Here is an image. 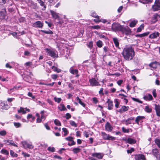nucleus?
<instances>
[{
  "mask_svg": "<svg viewBox=\"0 0 160 160\" xmlns=\"http://www.w3.org/2000/svg\"><path fill=\"white\" fill-rule=\"evenodd\" d=\"M70 72L73 74H76V77L79 76L78 74V71L77 69H74L72 67L69 70Z\"/></svg>",
  "mask_w": 160,
  "mask_h": 160,
  "instance_id": "obj_14",
  "label": "nucleus"
},
{
  "mask_svg": "<svg viewBox=\"0 0 160 160\" xmlns=\"http://www.w3.org/2000/svg\"><path fill=\"white\" fill-rule=\"evenodd\" d=\"M22 143L24 148H28L30 149H32L33 148V146L32 144H29L26 141L22 142Z\"/></svg>",
  "mask_w": 160,
  "mask_h": 160,
  "instance_id": "obj_9",
  "label": "nucleus"
},
{
  "mask_svg": "<svg viewBox=\"0 0 160 160\" xmlns=\"http://www.w3.org/2000/svg\"><path fill=\"white\" fill-rule=\"evenodd\" d=\"M62 130L63 132H64V136H66L68 133V131L67 130V128H62Z\"/></svg>",
  "mask_w": 160,
  "mask_h": 160,
  "instance_id": "obj_48",
  "label": "nucleus"
},
{
  "mask_svg": "<svg viewBox=\"0 0 160 160\" xmlns=\"http://www.w3.org/2000/svg\"><path fill=\"white\" fill-rule=\"evenodd\" d=\"M32 64V62H26V63H25V65L26 66H29L31 65Z\"/></svg>",
  "mask_w": 160,
  "mask_h": 160,
  "instance_id": "obj_63",
  "label": "nucleus"
},
{
  "mask_svg": "<svg viewBox=\"0 0 160 160\" xmlns=\"http://www.w3.org/2000/svg\"><path fill=\"white\" fill-rule=\"evenodd\" d=\"M98 78H92L89 80L90 85L92 86H98L100 85L99 82L98 81Z\"/></svg>",
  "mask_w": 160,
  "mask_h": 160,
  "instance_id": "obj_4",
  "label": "nucleus"
},
{
  "mask_svg": "<svg viewBox=\"0 0 160 160\" xmlns=\"http://www.w3.org/2000/svg\"><path fill=\"white\" fill-rule=\"evenodd\" d=\"M137 22L138 21H137L134 20L132 21L129 24L130 27H134Z\"/></svg>",
  "mask_w": 160,
  "mask_h": 160,
  "instance_id": "obj_35",
  "label": "nucleus"
},
{
  "mask_svg": "<svg viewBox=\"0 0 160 160\" xmlns=\"http://www.w3.org/2000/svg\"><path fill=\"white\" fill-rule=\"evenodd\" d=\"M14 125L17 128H19L21 126V124L19 122H14Z\"/></svg>",
  "mask_w": 160,
  "mask_h": 160,
  "instance_id": "obj_52",
  "label": "nucleus"
},
{
  "mask_svg": "<svg viewBox=\"0 0 160 160\" xmlns=\"http://www.w3.org/2000/svg\"><path fill=\"white\" fill-rule=\"evenodd\" d=\"M120 31L127 35L130 34L131 32L130 29L128 27H124L123 26H122Z\"/></svg>",
  "mask_w": 160,
  "mask_h": 160,
  "instance_id": "obj_5",
  "label": "nucleus"
},
{
  "mask_svg": "<svg viewBox=\"0 0 160 160\" xmlns=\"http://www.w3.org/2000/svg\"><path fill=\"white\" fill-rule=\"evenodd\" d=\"M76 100L78 102V103L83 107H85V104L84 103L82 102L81 99L79 98L78 97H77L76 98Z\"/></svg>",
  "mask_w": 160,
  "mask_h": 160,
  "instance_id": "obj_29",
  "label": "nucleus"
},
{
  "mask_svg": "<svg viewBox=\"0 0 160 160\" xmlns=\"http://www.w3.org/2000/svg\"><path fill=\"white\" fill-rule=\"evenodd\" d=\"M157 62H154L149 64V65L150 67L151 68V69H155L157 68Z\"/></svg>",
  "mask_w": 160,
  "mask_h": 160,
  "instance_id": "obj_21",
  "label": "nucleus"
},
{
  "mask_svg": "<svg viewBox=\"0 0 160 160\" xmlns=\"http://www.w3.org/2000/svg\"><path fill=\"white\" fill-rule=\"evenodd\" d=\"M93 101L94 103L96 104L98 102V100L97 98L96 97H94L92 98Z\"/></svg>",
  "mask_w": 160,
  "mask_h": 160,
  "instance_id": "obj_64",
  "label": "nucleus"
},
{
  "mask_svg": "<svg viewBox=\"0 0 160 160\" xmlns=\"http://www.w3.org/2000/svg\"><path fill=\"white\" fill-rule=\"evenodd\" d=\"M127 142L130 144H133L136 142V140L133 139L129 138L127 139Z\"/></svg>",
  "mask_w": 160,
  "mask_h": 160,
  "instance_id": "obj_26",
  "label": "nucleus"
},
{
  "mask_svg": "<svg viewBox=\"0 0 160 160\" xmlns=\"http://www.w3.org/2000/svg\"><path fill=\"white\" fill-rule=\"evenodd\" d=\"M160 16L158 15L157 14L154 15L151 20V23H155L157 21L158 18Z\"/></svg>",
  "mask_w": 160,
  "mask_h": 160,
  "instance_id": "obj_19",
  "label": "nucleus"
},
{
  "mask_svg": "<svg viewBox=\"0 0 160 160\" xmlns=\"http://www.w3.org/2000/svg\"><path fill=\"white\" fill-rule=\"evenodd\" d=\"M10 154L12 157H17L18 156V155L16 153H15L12 150H10Z\"/></svg>",
  "mask_w": 160,
  "mask_h": 160,
  "instance_id": "obj_44",
  "label": "nucleus"
},
{
  "mask_svg": "<svg viewBox=\"0 0 160 160\" xmlns=\"http://www.w3.org/2000/svg\"><path fill=\"white\" fill-rule=\"evenodd\" d=\"M122 26L118 23H113L112 25V30L114 32L120 31Z\"/></svg>",
  "mask_w": 160,
  "mask_h": 160,
  "instance_id": "obj_3",
  "label": "nucleus"
},
{
  "mask_svg": "<svg viewBox=\"0 0 160 160\" xmlns=\"http://www.w3.org/2000/svg\"><path fill=\"white\" fill-rule=\"evenodd\" d=\"M1 152L2 154H5V155H8L9 154L8 152L6 150L4 149H2L1 151Z\"/></svg>",
  "mask_w": 160,
  "mask_h": 160,
  "instance_id": "obj_41",
  "label": "nucleus"
},
{
  "mask_svg": "<svg viewBox=\"0 0 160 160\" xmlns=\"http://www.w3.org/2000/svg\"><path fill=\"white\" fill-rule=\"evenodd\" d=\"M70 124L72 126H74L75 127H77V125L76 124L75 122L73 121H70Z\"/></svg>",
  "mask_w": 160,
  "mask_h": 160,
  "instance_id": "obj_43",
  "label": "nucleus"
},
{
  "mask_svg": "<svg viewBox=\"0 0 160 160\" xmlns=\"http://www.w3.org/2000/svg\"><path fill=\"white\" fill-rule=\"evenodd\" d=\"M44 126L48 130H50V128L49 126L48 125V124L47 123H45L44 124Z\"/></svg>",
  "mask_w": 160,
  "mask_h": 160,
  "instance_id": "obj_60",
  "label": "nucleus"
},
{
  "mask_svg": "<svg viewBox=\"0 0 160 160\" xmlns=\"http://www.w3.org/2000/svg\"><path fill=\"white\" fill-rule=\"evenodd\" d=\"M144 118V117L143 116H138L136 118L135 121L138 124L139 122Z\"/></svg>",
  "mask_w": 160,
  "mask_h": 160,
  "instance_id": "obj_27",
  "label": "nucleus"
},
{
  "mask_svg": "<svg viewBox=\"0 0 160 160\" xmlns=\"http://www.w3.org/2000/svg\"><path fill=\"white\" fill-rule=\"evenodd\" d=\"M134 150V148H131L130 149H128L127 150V152L128 153H131L132 152H133Z\"/></svg>",
  "mask_w": 160,
  "mask_h": 160,
  "instance_id": "obj_53",
  "label": "nucleus"
},
{
  "mask_svg": "<svg viewBox=\"0 0 160 160\" xmlns=\"http://www.w3.org/2000/svg\"><path fill=\"white\" fill-rule=\"evenodd\" d=\"M155 142L156 144L157 145L158 147L160 148V140L158 139H156Z\"/></svg>",
  "mask_w": 160,
  "mask_h": 160,
  "instance_id": "obj_42",
  "label": "nucleus"
},
{
  "mask_svg": "<svg viewBox=\"0 0 160 160\" xmlns=\"http://www.w3.org/2000/svg\"><path fill=\"white\" fill-rule=\"evenodd\" d=\"M54 100L56 102H57L58 103H59L61 101L62 99L60 98H57L55 97L54 98Z\"/></svg>",
  "mask_w": 160,
  "mask_h": 160,
  "instance_id": "obj_49",
  "label": "nucleus"
},
{
  "mask_svg": "<svg viewBox=\"0 0 160 160\" xmlns=\"http://www.w3.org/2000/svg\"><path fill=\"white\" fill-rule=\"evenodd\" d=\"M152 0H139V2L144 4H147L152 2Z\"/></svg>",
  "mask_w": 160,
  "mask_h": 160,
  "instance_id": "obj_30",
  "label": "nucleus"
},
{
  "mask_svg": "<svg viewBox=\"0 0 160 160\" xmlns=\"http://www.w3.org/2000/svg\"><path fill=\"white\" fill-rule=\"evenodd\" d=\"M88 47L91 49L93 47V42L91 41L89 42L88 44Z\"/></svg>",
  "mask_w": 160,
  "mask_h": 160,
  "instance_id": "obj_51",
  "label": "nucleus"
},
{
  "mask_svg": "<svg viewBox=\"0 0 160 160\" xmlns=\"http://www.w3.org/2000/svg\"><path fill=\"white\" fill-rule=\"evenodd\" d=\"M0 106L2 107V109H7L8 108V105H6L3 102H1L0 103Z\"/></svg>",
  "mask_w": 160,
  "mask_h": 160,
  "instance_id": "obj_25",
  "label": "nucleus"
},
{
  "mask_svg": "<svg viewBox=\"0 0 160 160\" xmlns=\"http://www.w3.org/2000/svg\"><path fill=\"white\" fill-rule=\"evenodd\" d=\"M144 25L143 24H141L140 26L138 28L137 31V32H140L142 31V30L143 29Z\"/></svg>",
  "mask_w": 160,
  "mask_h": 160,
  "instance_id": "obj_36",
  "label": "nucleus"
},
{
  "mask_svg": "<svg viewBox=\"0 0 160 160\" xmlns=\"http://www.w3.org/2000/svg\"><path fill=\"white\" fill-rule=\"evenodd\" d=\"M45 51L48 55L52 58L58 57V54L56 51L48 48L45 49Z\"/></svg>",
  "mask_w": 160,
  "mask_h": 160,
  "instance_id": "obj_2",
  "label": "nucleus"
},
{
  "mask_svg": "<svg viewBox=\"0 0 160 160\" xmlns=\"http://www.w3.org/2000/svg\"><path fill=\"white\" fill-rule=\"evenodd\" d=\"M145 111L148 112L150 113L151 112L152 109L150 108L148 106H146L145 107Z\"/></svg>",
  "mask_w": 160,
  "mask_h": 160,
  "instance_id": "obj_40",
  "label": "nucleus"
},
{
  "mask_svg": "<svg viewBox=\"0 0 160 160\" xmlns=\"http://www.w3.org/2000/svg\"><path fill=\"white\" fill-rule=\"evenodd\" d=\"M106 103H108V109L110 110H111L113 107L112 101L110 100L109 99H108Z\"/></svg>",
  "mask_w": 160,
  "mask_h": 160,
  "instance_id": "obj_20",
  "label": "nucleus"
},
{
  "mask_svg": "<svg viewBox=\"0 0 160 160\" xmlns=\"http://www.w3.org/2000/svg\"><path fill=\"white\" fill-rule=\"evenodd\" d=\"M50 12L53 18L55 19H58V20L59 19V17L58 13L53 10H50Z\"/></svg>",
  "mask_w": 160,
  "mask_h": 160,
  "instance_id": "obj_16",
  "label": "nucleus"
},
{
  "mask_svg": "<svg viewBox=\"0 0 160 160\" xmlns=\"http://www.w3.org/2000/svg\"><path fill=\"white\" fill-rule=\"evenodd\" d=\"M4 142H5L6 143H9L10 144L12 145L13 146L15 147H17V145L14 143V142L12 140H4Z\"/></svg>",
  "mask_w": 160,
  "mask_h": 160,
  "instance_id": "obj_28",
  "label": "nucleus"
},
{
  "mask_svg": "<svg viewBox=\"0 0 160 160\" xmlns=\"http://www.w3.org/2000/svg\"><path fill=\"white\" fill-rule=\"evenodd\" d=\"M72 137H68L65 138V139L66 140L70 141H73L72 140Z\"/></svg>",
  "mask_w": 160,
  "mask_h": 160,
  "instance_id": "obj_54",
  "label": "nucleus"
},
{
  "mask_svg": "<svg viewBox=\"0 0 160 160\" xmlns=\"http://www.w3.org/2000/svg\"><path fill=\"white\" fill-rule=\"evenodd\" d=\"M115 107L116 108H118V106L119 105V103L118 100L117 99H116L115 101Z\"/></svg>",
  "mask_w": 160,
  "mask_h": 160,
  "instance_id": "obj_47",
  "label": "nucleus"
},
{
  "mask_svg": "<svg viewBox=\"0 0 160 160\" xmlns=\"http://www.w3.org/2000/svg\"><path fill=\"white\" fill-rule=\"evenodd\" d=\"M42 32H43L44 33L48 34H52L53 33V32L51 30H49L48 31L43 30H41V31Z\"/></svg>",
  "mask_w": 160,
  "mask_h": 160,
  "instance_id": "obj_38",
  "label": "nucleus"
},
{
  "mask_svg": "<svg viewBox=\"0 0 160 160\" xmlns=\"http://www.w3.org/2000/svg\"><path fill=\"white\" fill-rule=\"evenodd\" d=\"M143 98L146 100L148 101L152 100L153 99L152 95L150 94H148V95L144 96Z\"/></svg>",
  "mask_w": 160,
  "mask_h": 160,
  "instance_id": "obj_22",
  "label": "nucleus"
},
{
  "mask_svg": "<svg viewBox=\"0 0 160 160\" xmlns=\"http://www.w3.org/2000/svg\"><path fill=\"white\" fill-rule=\"evenodd\" d=\"M159 33L158 32H155L151 34L149 36V38L152 39L156 38L159 36Z\"/></svg>",
  "mask_w": 160,
  "mask_h": 160,
  "instance_id": "obj_18",
  "label": "nucleus"
},
{
  "mask_svg": "<svg viewBox=\"0 0 160 160\" xmlns=\"http://www.w3.org/2000/svg\"><path fill=\"white\" fill-rule=\"evenodd\" d=\"M92 155L93 157H96L99 159H102L103 156V154L101 153H93L92 154Z\"/></svg>",
  "mask_w": 160,
  "mask_h": 160,
  "instance_id": "obj_10",
  "label": "nucleus"
},
{
  "mask_svg": "<svg viewBox=\"0 0 160 160\" xmlns=\"http://www.w3.org/2000/svg\"><path fill=\"white\" fill-rule=\"evenodd\" d=\"M7 134V132L6 131L3 130L0 131V135L2 136H5Z\"/></svg>",
  "mask_w": 160,
  "mask_h": 160,
  "instance_id": "obj_45",
  "label": "nucleus"
},
{
  "mask_svg": "<svg viewBox=\"0 0 160 160\" xmlns=\"http://www.w3.org/2000/svg\"><path fill=\"white\" fill-rule=\"evenodd\" d=\"M75 143L76 142L74 141H72L71 143H68V146H71L74 145Z\"/></svg>",
  "mask_w": 160,
  "mask_h": 160,
  "instance_id": "obj_61",
  "label": "nucleus"
},
{
  "mask_svg": "<svg viewBox=\"0 0 160 160\" xmlns=\"http://www.w3.org/2000/svg\"><path fill=\"white\" fill-rule=\"evenodd\" d=\"M58 76L56 74H53L51 75V78L53 79H56L58 77Z\"/></svg>",
  "mask_w": 160,
  "mask_h": 160,
  "instance_id": "obj_59",
  "label": "nucleus"
},
{
  "mask_svg": "<svg viewBox=\"0 0 160 160\" xmlns=\"http://www.w3.org/2000/svg\"><path fill=\"white\" fill-rule=\"evenodd\" d=\"M115 139L116 138L115 137H112L109 135V137L108 139V140H115Z\"/></svg>",
  "mask_w": 160,
  "mask_h": 160,
  "instance_id": "obj_55",
  "label": "nucleus"
},
{
  "mask_svg": "<svg viewBox=\"0 0 160 160\" xmlns=\"http://www.w3.org/2000/svg\"><path fill=\"white\" fill-rule=\"evenodd\" d=\"M155 109L156 110L157 115L158 117H160V106L155 104Z\"/></svg>",
  "mask_w": 160,
  "mask_h": 160,
  "instance_id": "obj_17",
  "label": "nucleus"
},
{
  "mask_svg": "<svg viewBox=\"0 0 160 160\" xmlns=\"http://www.w3.org/2000/svg\"><path fill=\"white\" fill-rule=\"evenodd\" d=\"M47 149L48 151L51 152H53L55 151V148H54L51 147H48Z\"/></svg>",
  "mask_w": 160,
  "mask_h": 160,
  "instance_id": "obj_46",
  "label": "nucleus"
},
{
  "mask_svg": "<svg viewBox=\"0 0 160 160\" xmlns=\"http://www.w3.org/2000/svg\"><path fill=\"white\" fill-rule=\"evenodd\" d=\"M54 123L56 125L58 126H61V124L60 122L57 119H55L54 120Z\"/></svg>",
  "mask_w": 160,
  "mask_h": 160,
  "instance_id": "obj_39",
  "label": "nucleus"
},
{
  "mask_svg": "<svg viewBox=\"0 0 160 160\" xmlns=\"http://www.w3.org/2000/svg\"><path fill=\"white\" fill-rule=\"evenodd\" d=\"M154 11H158L160 9V0H156L154 5L152 6Z\"/></svg>",
  "mask_w": 160,
  "mask_h": 160,
  "instance_id": "obj_6",
  "label": "nucleus"
},
{
  "mask_svg": "<svg viewBox=\"0 0 160 160\" xmlns=\"http://www.w3.org/2000/svg\"><path fill=\"white\" fill-rule=\"evenodd\" d=\"M132 99L134 101H135V102H138L140 103H142V102L139 100L138 99V98H132Z\"/></svg>",
  "mask_w": 160,
  "mask_h": 160,
  "instance_id": "obj_50",
  "label": "nucleus"
},
{
  "mask_svg": "<svg viewBox=\"0 0 160 160\" xmlns=\"http://www.w3.org/2000/svg\"><path fill=\"white\" fill-rule=\"evenodd\" d=\"M43 24L40 21H38L32 23V26L35 28H42L43 26Z\"/></svg>",
  "mask_w": 160,
  "mask_h": 160,
  "instance_id": "obj_8",
  "label": "nucleus"
},
{
  "mask_svg": "<svg viewBox=\"0 0 160 160\" xmlns=\"http://www.w3.org/2000/svg\"><path fill=\"white\" fill-rule=\"evenodd\" d=\"M6 16V11L4 9L1 11H0V18L2 19H4Z\"/></svg>",
  "mask_w": 160,
  "mask_h": 160,
  "instance_id": "obj_15",
  "label": "nucleus"
},
{
  "mask_svg": "<svg viewBox=\"0 0 160 160\" xmlns=\"http://www.w3.org/2000/svg\"><path fill=\"white\" fill-rule=\"evenodd\" d=\"M96 45L99 48H101L103 45L102 42L101 40H98L96 42Z\"/></svg>",
  "mask_w": 160,
  "mask_h": 160,
  "instance_id": "obj_33",
  "label": "nucleus"
},
{
  "mask_svg": "<svg viewBox=\"0 0 160 160\" xmlns=\"http://www.w3.org/2000/svg\"><path fill=\"white\" fill-rule=\"evenodd\" d=\"M45 22L48 24V26L49 27V28H50L51 27L52 25V24L51 22H48V21H45Z\"/></svg>",
  "mask_w": 160,
  "mask_h": 160,
  "instance_id": "obj_62",
  "label": "nucleus"
},
{
  "mask_svg": "<svg viewBox=\"0 0 160 160\" xmlns=\"http://www.w3.org/2000/svg\"><path fill=\"white\" fill-rule=\"evenodd\" d=\"M149 33V32H147L140 34H136L135 36L136 37H143L148 36Z\"/></svg>",
  "mask_w": 160,
  "mask_h": 160,
  "instance_id": "obj_23",
  "label": "nucleus"
},
{
  "mask_svg": "<svg viewBox=\"0 0 160 160\" xmlns=\"http://www.w3.org/2000/svg\"><path fill=\"white\" fill-rule=\"evenodd\" d=\"M128 109L129 107L128 106H122L121 108L117 110V111L121 113H122L127 111L128 110Z\"/></svg>",
  "mask_w": 160,
  "mask_h": 160,
  "instance_id": "obj_12",
  "label": "nucleus"
},
{
  "mask_svg": "<svg viewBox=\"0 0 160 160\" xmlns=\"http://www.w3.org/2000/svg\"><path fill=\"white\" fill-rule=\"evenodd\" d=\"M18 112L19 113L22 112V113L23 114H24L26 113V111L24 110V108L22 107L20 108V109L18 110Z\"/></svg>",
  "mask_w": 160,
  "mask_h": 160,
  "instance_id": "obj_37",
  "label": "nucleus"
},
{
  "mask_svg": "<svg viewBox=\"0 0 160 160\" xmlns=\"http://www.w3.org/2000/svg\"><path fill=\"white\" fill-rule=\"evenodd\" d=\"M103 49L104 52H105V53L106 54L107 52L108 51L109 49L108 48V47L105 46L103 48Z\"/></svg>",
  "mask_w": 160,
  "mask_h": 160,
  "instance_id": "obj_58",
  "label": "nucleus"
},
{
  "mask_svg": "<svg viewBox=\"0 0 160 160\" xmlns=\"http://www.w3.org/2000/svg\"><path fill=\"white\" fill-rule=\"evenodd\" d=\"M66 119H68L71 118V115L69 113H67L66 114Z\"/></svg>",
  "mask_w": 160,
  "mask_h": 160,
  "instance_id": "obj_57",
  "label": "nucleus"
},
{
  "mask_svg": "<svg viewBox=\"0 0 160 160\" xmlns=\"http://www.w3.org/2000/svg\"><path fill=\"white\" fill-rule=\"evenodd\" d=\"M91 28L94 29H98L100 28V26L99 25H95L92 26Z\"/></svg>",
  "mask_w": 160,
  "mask_h": 160,
  "instance_id": "obj_56",
  "label": "nucleus"
},
{
  "mask_svg": "<svg viewBox=\"0 0 160 160\" xmlns=\"http://www.w3.org/2000/svg\"><path fill=\"white\" fill-rule=\"evenodd\" d=\"M58 108L61 111H64L67 110V109L63 104L61 103L58 107Z\"/></svg>",
  "mask_w": 160,
  "mask_h": 160,
  "instance_id": "obj_24",
  "label": "nucleus"
},
{
  "mask_svg": "<svg viewBox=\"0 0 160 160\" xmlns=\"http://www.w3.org/2000/svg\"><path fill=\"white\" fill-rule=\"evenodd\" d=\"M152 154L156 158V159H159L160 155L158 150L157 148H154L152 150Z\"/></svg>",
  "mask_w": 160,
  "mask_h": 160,
  "instance_id": "obj_7",
  "label": "nucleus"
},
{
  "mask_svg": "<svg viewBox=\"0 0 160 160\" xmlns=\"http://www.w3.org/2000/svg\"><path fill=\"white\" fill-rule=\"evenodd\" d=\"M135 160H145V156L142 154H139L135 156Z\"/></svg>",
  "mask_w": 160,
  "mask_h": 160,
  "instance_id": "obj_11",
  "label": "nucleus"
},
{
  "mask_svg": "<svg viewBox=\"0 0 160 160\" xmlns=\"http://www.w3.org/2000/svg\"><path fill=\"white\" fill-rule=\"evenodd\" d=\"M81 150L79 148H75L73 149L72 151L74 153L76 154L80 152Z\"/></svg>",
  "mask_w": 160,
  "mask_h": 160,
  "instance_id": "obj_31",
  "label": "nucleus"
},
{
  "mask_svg": "<svg viewBox=\"0 0 160 160\" xmlns=\"http://www.w3.org/2000/svg\"><path fill=\"white\" fill-rule=\"evenodd\" d=\"M113 41L116 47H118L119 45V43L118 39L116 38H113Z\"/></svg>",
  "mask_w": 160,
  "mask_h": 160,
  "instance_id": "obj_32",
  "label": "nucleus"
},
{
  "mask_svg": "<svg viewBox=\"0 0 160 160\" xmlns=\"http://www.w3.org/2000/svg\"><path fill=\"white\" fill-rule=\"evenodd\" d=\"M122 55L126 60H131L135 55L134 50L131 46L126 47L123 49Z\"/></svg>",
  "mask_w": 160,
  "mask_h": 160,
  "instance_id": "obj_1",
  "label": "nucleus"
},
{
  "mask_svg": "<svg viewBox=\"0 0 160 160\" xmlns=\"http://www.w3.org/2000/svg\"><path fill=\"white\" fill-rule=\"evenodd\" d=\"M102 136L103 138L104 139L108 140L109 137V135L106 133L104 132H102Z\"/></svg>",
  "mask_w": 160,
  "mask_h": 160,
  "instance_id": "obj_34",
  "label": "nucleus"
},
{
  "mask_svg": "<svg viewBox=\"0 0 160 160\" xmlns=\"http://www.w3.org/2000/svg\"><path fill=\"white\" fill-rule=\"evenodd\" d=\"M106 129L109 132H111L113 129V128L108 122H107L105 125Z\"/></svg>",
  "mask_w": 160,
  "mask_h": 160,
  "instance_id": "obj_13",
  "label": "nucleus"
}]
</instances>
